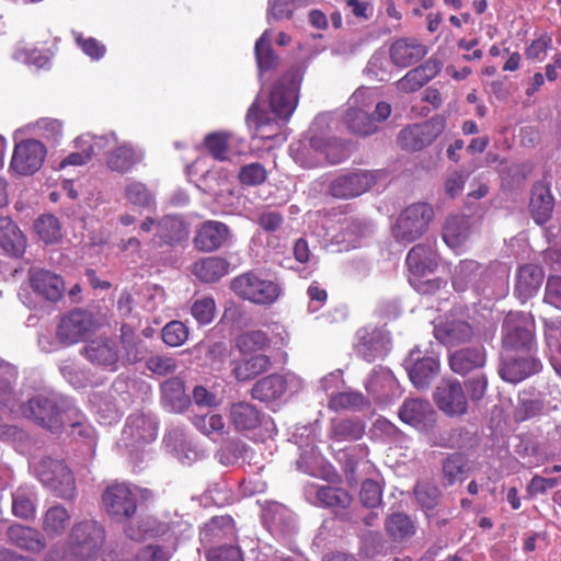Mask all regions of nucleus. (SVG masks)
I'll return each instance as SVG.
<instances>
[{"instance_id":"obj_1","label":"nucleus","mask_w":561,"mask_h":561,"mask_svg":"<svg viewBox=\"0 0 561 561\" xmlns=\"http://www.w3.org/2000/svg\"><path fill=\"white\" fill-rule=\"evenodd\" d=\"M23 414L53 433L65 426L79 428V435L89 436L91 428L85 425L83 414L68 401L57 397L36 396L22 408Z\"/></svg>"},{"instance_id":"obj_2","label":"nucleus","mask_w":561,"mask_h":561,"mask_svg":"<svg viewBox=\"0 0 561 561\" xmlns=\"http://www.w3.org/2000/svg\"><path fill=\"white\" fill-rule=\"evenodd\" d=\"M105 542V529L96 520L75 523L65 545L51 551L54 561H95Z\"/></svg>"},{"instance_id":"obj_3","label":"nucleus","mask_w":561,"mask_h":561,"mask_svg":"<svg viewBox=\"0 0 561 561\" xmlns=\"http://www.w3.org/2000/svg\"><path fill=\"white\" fill-rule=\"evenodd\" d=\"M289 150L294 160L307 169L339 164L348 157L345 145L339 138L321 134H310L293 142Z\"/></svg>"},{"instance_id":"obj_4","label":"nucleus","mask_w":561,"mask_h":561,"mask_svg":"<svg viewBox=\"0 0 561 561\" xmlns=\"http://www.w3.org/2000/svg\"><path fill=\"white\" fill-rule=\"evenodd\" d=\"M433 209L426 203H415L404 208L391 227V234L399 243H411L423 236L433 218Z\"/></svg>"},{"instance_id":"obj_5","label":"nucleus","mask_w":561,"mask_h":561,"mask_svg":"<svg viewBox=\"0 0 561 561\" xmlns=\"http://www.w3.org/2000/svg\"><path fill=\"white\" fill-rule=\"evenodd\" d=\"M231 289L239 298L257 306H272L282 294L277 283L261 278L254 272L234 277L231 280Z\"/></svg>"},{"instance_id":"obj_6","label":"nucleus","mask_w":561,"mask_h":561,"mask_svg":"<svg viewBox=\"0 0 561 561\" xmlns=\"http://www.w3.org/2000/svg\"><path fill=\"white\" fill-rule=\"evenodd\" d=\"M301 75L298 69H290L276 81L270 92V107L280 119L288 121L297 103Z\"/></svg>"},{"instance_id":"obj_7","label":"nucleus","mask_w":561,"mask_h":561,"mask_svg":"<svg viewBox=\"0 0 561 561\" xmlns=\"http://www.w3.org/2000/svg\"><path fill=\"white\" fill-rule=\"evenodd\" d=\"M41 482L61 499L75 495L76 482L70 469L59 460L43 458L35 467Z\"/></svg>"},{"instance_id":"obj_8","label":"nucleus","mask_w":561,"mask_h":561,"mask_svg":"<svg viewBox=\"0 0 561 561\" xmlns=\"http://www.w3.org/2000/svg\"><path fill=\"white\" fill-rule=\"evenodd\" d=\"M378 171L360 170L344 172L329 184V194L336 199H352L365 194L376 184Z\"/></svg>"},{"instance_id":"obj_9","label":"nucleus","mask_w":561,"mask_h":561,"mask_svg":"<svg viewBox=\"0 0 561 561\" xmlns=\"http://www.w3.org/2000/svg\"><path fill=\"white\" fill-rule=\"evenodd\" d=\"M106 513L116 520H124L135 515L137 495L127 483H113L102 494Z\"/></svg>"},{"instance_id":"obj_10","label":"nucleus","mask_w":561,"mask_h":561,"mask_svg":"<svg viewBox=\"0 0 561 561\" xmlns=\"http://www.w3.org/2000/svg\"><path fill=\"white\" fill-rule=\"evenodd\" d=\"M46 147L36 139H25L15 145L10 168L19 175L37 172L46 158Z\"/></svg>"},{"instance_id":"obj_11","label":"nucleus","mask_w":561,"mask_h":561,"mask_svg":"<svg viewBox=\"0 0 561 561\" xmlns=\"http://www.w3.org/2000/svg\"><path fill=\"white\" fill-rule=\"evenodd\" d=\"M93 328V316L85 310L75 309L60 319L56 336L64 345H72L83 340Z\"/></svg>"},{"instance_id":"obj_12","label":"nucleus","mask_w":561,"mask_h":561,"mask_svg":"<svg viewBox=\"0 0 561 561\" xmlns=\"http://www.w3.org/2000/svg\"><path fill=\"white\" fill-rule=\"evenodd\" d=\"M434 335L442 344L455 347L472 342L476 337V331L462 317L450 313L435 325Z\"/></svg>"},{"instance_id":"obj_13","label":"nucleus","mask_w":561,"mask_h":561,"mask_svg":"<svg viewBox=\"0 0 561 561\" xmlns=\"http://www.w3.org/2000/svg\"><path fill=\"white\" fill-rule=\"evenodd\" d=\"M398 415L403 423L422 432L431 431L436 423V412L431 402L420 398L405 399Z\"/></svg>"},{"instance_id":"obj_14","label":"nucleus","mask_w":561,"mask_h":561,"mask_svg":"<svg viewBox=\"0 0 561 561\" xmlns=\"http://www.w3.org/2000/svg\"><path fill=\"white\" fill-rule=\"evenodd\" d=\"M28 283L38 297L49 302L59 301L66 291L62 277L45 268L31 267L28 270Z\"/></svg>"},{"instance_id":"obj_15","label":"nucleus","mask_w":561,"mask_h":561,"mask_svg":"<svg viewBox=\"0 0 561 561\" xmlns=\"http://www.w3.org/2000/svg\"><path fill=\"white\" fill-rule=\"evenodd\" d=\"M442 133V126L433 121L410 125L398 135L399 146L407 151H420L430 146Z\"/></svg>"},{"instance_id":"obj_16","label":"nucleus","mask_w":561,"mask_h":561,"mask_svg":"<svg viewBox=\"0 0 561 561\" xmlns=\"http://www.w3.org/2000/svg\"><path fill=\"white\" fill-rule=\"evenodd\" d=\"M435 402L440 411L449 416L462 415L468 410V401L460 381L443 380L434 393Z\"/></svg>"},{"instance_id":"obj_17","label":"nucleus","mask_w":561,"mask_h":561,"mask_svg":"<svg viewBox=\"0 0 561 561\" xmlns=\"http://www.w3.org/2000/svg\"><path fill=\"white\" fill-rule=\"evenodd\" d=\"M439 360L434 356H422L419 348L412 350L405 359L411 382L417 389H425L439 371Z\"/></svg>"},{"instance_id":"obj_18","label":"nucleus","mask_w":561,"mask_h":561,"mask_svg":"<svg viewBox=\"0 0 561 561\" xmlns=\"http://www.w3.org/2000/svg\"><path fill=\"white\" fill-rule=\"evenodd\" d=\"M117 138L114 133L103 136L82 135L77 138L76 146L80 149L77 152L69 153L60 162V168L64 169L68 165H82L92 159L93 156L101 153V151L112 142H116Z\"/></svg>"},{"instance_id":"obj_19","label":"nucleus","mask_w":561,"mask_h":561,"mask_svg":"<svg viewBox=\"0 0 561 561\" xmlns=\"http://www.w3.org/2000/svg\"><path fill=\"white\" fill-rule=\"evenodd\" d=\"M539 366L540 363L531 353L505 352L499 373L503 380L517 383L537 373Z\"/></svg>"},{"instance_id":"obj_20","label":"nucleus","mask_w":561,"mask_h":561,"mask_svg":"<svg viewBox=\"0 0 561 561\" xmlns=\"http://www.w3.org/2000/svg\"><path fill=\"white\" fill-rule=\"evenodd\" d=\"M427 53V46L415 37H398L389 47L390 60L399 68H408L417 64Z\"/></svg>"},{"instance_id":"obj_21","label":"nucleus","mask_w":561,"mask_h":561,"mask_svg":"<svg viewBox=\"0 0 561 561\" xmlns=\"http://www.w3.org/2000/svg\"><path fill=\"white\" fill-rule=\"evenodd\" d=\"M230 238L229 227L218 220L202 222L195 232L193 243L201 252H214L219 250Z\"/></svg>"},{"instance_id":"obj_22","label":"nucleus","mask_w":561,"mask_h":561,"mask_svg":"<svg viewBox=\"0 0 561 561\" xmlns=\"http://www.w3.org/2000/svg\"><path fill=\"white\" fill-rule=\"evenodd\" d=\"M486 354L483 346L463 347L449 354L448 365L457 375L466 376L485 365Z\"/></svg>"},{"instance_id":"obj_23","label":"nucleus","mask_w":561,"mask_h":561,"mask_svg":"<svg viewBox=\"0 0 561 561\" xmlns=\"http://www.w3.org/2000/svg\"><path fill=\"white\" fill-rule=\"evenodd\" d=\"M356 336L355 351L364 360L373 363L385 355V339L378 329L360 328Z\"/></svg>"},{"instance_id":"obj_24","label":"nucleus","mask_w":561,"mask_h":561,"mask_svg":"<svg viewBox=\"0 0 561 561\" xmlns=\"http://www.w3.org/2000/svg\"><path fill=\"white\" fill-rule=\"evenodd\" d=\"M471 221L468 216L454 215L446 219L443 239L445 243L455 252H462L467 241L471 236Z\"/></svg>"},{"instance_id":"obj_25","label":"nucleus","mask_w":561,"mask_h":561,"mask_svg":"<svg viewBox=\"0 0 561 561\" xmlns=\"http://www.w3.org/2000/svg\"><path fill=\"white\" fill-rule=\"evenodd\" d=\"M405 264L414 278H423L437 268V254L428 245L419 243L408 252Z\"/></svg>"},{"instance_id":"obj_26","label":"nucleus","mask_w":561,"mask_h":561,"mask_svg":"<svg viewBox=\"0 0 561 561\" xmlns=\"http://www.w3.org/2000/svg\"><path fill=\"white\" fill-rule=\"evenodd\" d=\"M229 417L237 432H248L261 426L264 414L254 404L239 401L230 405Z\"/></svg>"},{"instance_id":"obj_27","label":"nucleus","mask_w":561,"mask_h":561,"mask_svg":"<svg viewBox=\"0 0 561 561\" xmlns=\"http://www.w3.org/2000/svg\"><path fill=\"white\" fill-rule=\"evenodd\" d=\"M543 270L536 264H525L518 268L515 283V294L526 301L534 297L542 285Z\"/></svg>"},{"instance_id":"obj_28","label":"nucleus","mask_w":561,"mask_h":561,"mask_svg":"<svg viewBox=\"0 0 561 561\" xmlns=\"http://www.w3.org/2000/svg\"><path fill=\"white\" fill-rule=\"evenodd\" d=\"M503 330L505 332L503 337L505 352L530 353L534 344V334L529 329L514 323L508 318L503 324Z\"/></svg>"},{"instance_id":"obj_29","label":"nucleus","mask_w":561,"mask_h":561,"mask_svg":"<svg viewBox=\"0 0 561 561\" xmlns=\"http://www.w3.org/2000/svg\"><path fill=\"white\" fill-rule=\"evenodd\" d=\"M161 401L172 412L185 411L191 405V398L185 392L184 381L179 377L165 380L161 385Z\"/></svg>"},{"instance_id":"obj_30","label":"nucleus","mask_w":561,"mask_h":561,"mask_svg":"<svg viewBox=\"0 0 561 561\" xmlns=\"http://www.w3.org/2000/svg\"><path fill=\"white\" fill-rule=\"evenodd\" d=\"M7 534L13 545L24 550L41 552L46 547L43 534L35 528L14 524L8 528Z\"/></svg>"},{"instance_id":"obj_31","label":"nucleus","mask_w":561,"mask_h":561,"mask_svg":"<svg viewBox=\"0 0 561 561\" xmlns=\"http://www.w3.org/2000/svg\"><path fill=\"white\" fill-rule=\"evenodd\" d=\"M287 390V380L280 374H271L259 379L251 389L253 399L270 402L279 399Z\"/></svg>"},{"instance_id":"obj_32","label":"nucleus","mask_w":561,"mask_h":561,"mask_svg":"<svg viewBox=\"0 0 561 561\" xmlns=\"http://www.w3.org/2000/svg\"><path fill=\"white\" fill-rule=\"evenodd\" d=\"M529 207L537 224L543 225L549 220L553 211L554 199L547 185L542 183L534 185Z\"/></svg>"},{"instance_id":"obj_33","label":"nucleus","mask_w":561,"mask_h":561,"mask_svg":"<svg viewBox=\"0 0 561 561\" xmlns=\"http://www.w3.org/2000/svg\"><path fill=\"white\" fill-rule=\"evenodd\" d=\"M26 240L19 227L9 218L0 217V247L12 256H20L25 249Z\"/></svg>"},{"instance_id":"obj_34","label":"nucleus","mask_w":561,"mask_h":561,"mask_svg":"<svg viewBox=\"0 0 561 561\" xmlns=\"http://www.w3.org/2000/svg\"><path fill=\"white\" fill-rule=\"evenodd\" d=\"M229 262L221 256H207L196 261L192 273L204 283H215L229 272Z\"/></svg>"},{"instance_id":"obj_35","label":"nucleus","mask_w":561,"mask_h":561,"mask_svg":"<svg viewBox=\"0 0 561 561\" xmlns=\"http://www.w3.org/2000/svg\"><path fill=\"white\" fill-rule=\"evenodd\" d=\"M84 353L91 363L110 367L112 370L116 369L118 352L114 342L110 340H93L84 347Z\"/></svg>"},{"instance_id":"obj_36","label":"nucleus","mask_w":561,"mask_h":561,"mask_svg":"<svg viewBox=\"0 0 561 561\" xmlns=\"http://www.w3.org/2000/svg\"><path fill=\"white\" fill-rule=\"evenodd\" d=\"M271 358L265 354H253L247 358L234 362L232 374L239 381H249L267 371Z\"/></svg>"},{"instance_id":"obj_37","label":"nucleus","mask_w":561,"mask_h":561,"mask_svg":"<svg viewBox=\"0 0 561 561\" xmlns=\"http://www.w3.org/2000/svg\"><path fill=\"white\" fill-rule=\"evenodd\" d=\"M71 519L68 510L62 505L50 506L42 518V529L50 538L61 536Z\"/></svg>"},{"instance_id":"obj_38","label":"nucleus","mask_w":561,"mask_h":561,"mask_svg":"<svg viewBox=\"0 0 561 561\" xmlns=\"http://www.w3.org/2000/svg\"><path fill=\"white\" fill-rule=\"evenodd\" d=\"M139 161V154L129 144L116 147L106 158L108 169L122 174L130 171Z\"/></svg>"},{"instance_id":"obj_39","label":"nucleus","mask_w":561,"mask_h":561,"mask_svg":"<svg viewBox=\"0 0 561 561\" xmlns=\"http://www.w3.org/2000/svg\"><path fill=\"white\" fill-rule=\"evenodd\" d=\"M370 407V400L359 391H342L331 396L328 408L340 412L345 410L362 411Z\"/></svg>"},{"instance_id":"obj_40","label":"nucleus","mask_w":561,"mask_h":561,"mask_svg":"<svg viewBox=\"0 0 561 561\" xmlns=\"http://www.w3.org/2000/svg\"><path fill=\"white\" fill-rule=\"evenodd\" d=\"M385 528L393 541H404L415 534V525L405 513H392L385 522Z\"/></svg>"},{"instance_id":"obj_41","label":"nucleus","mask_w":561,"mask_h":561,"mask_svg":"<svg viewBox=\"0 0 561 561\" xmlns=\"http://www.w3.org/2000/svg\"><path fill=\"white\" fill-rule=\"evenodd\" d=\"M366 425L360 419L346 417L335 421L331 426V437L336 442H353L365 434Z\"/></svg>"},{"instance_id":"obj_42","label":"nucleus","mask_w":561,"mask_h":561,"mask_svg":"<svg viewBox=\"0 0 561 561\" xmlns=\"http://www.w3.org/2000/svg\"><path fill=\"white\" fill-rule=\"evenodd\" d=\"M344 123L352 134L358 136H368L377 131L375 119L359 108H348L344 114Z\"/></svg>"},{"instance_id":"obj_43","label":"nucleus","mask_w":561,"mask_h":561,"mask_svg":"<svg viewBox=\"0 0 561 561\" xmlns=\"http://www.w3.org/2000/svg\"><path fill=\"white\" fill-rule=\"evenodd\" d=\"M316 497L321 506L330 508H347L353 501L346 490L332 485L318 486Z\"/></svg>"},{"instance_id":"obj_44","label":"nucleus","mask_w":561,"mask_h":561,"mask_svg":"<svg viewBox=\"0 0 561 561\" xmlns=\"http://www.w3.org/2000/svg\"><path fill=\"white\" fill-rule=\"evenodd\" d=\"M254 53L260 71H270L276 68L278 56L272 48V37L270 31H265L255 42Z\"/></svg>"},{"instance_id":"obj_45","label":"nucleus","mask_w":561,"mask_h":561,"mask_svg":"<svg viewBox=\"0 0 561 561\" xmlns=\"http://www.w3.org/2000/svg\"><path fill=\"white\" fill-rule=\"evenodd\" d=\"M467 470L468 461L460 453L451 454L443 461V476L447 485L461 482Z\"/></svg>"},{"instance_id":"obj_46","label":"nucleus","mask_w":561,"mask_h":561,"mask_svg":"<svg viewBox=\"0 0 561 561\" xmlns=\"http://www.w3.org/2000/svg\"><path fill=\"white\" fill-rule=\"evenodd\" d=\"M230 134L214 131L205 136L204 146L208 154L217 161L229 160Z\"/></svg>"},{"instance_id":"obj_47","label":"nucleus","mask_w":561,"mask_h":561,"mask_svg":"<svg viewBox=\"0 0 561 561\" xmlns=\"http://www.w3.org/2000/svg\"><path fill=\"white\" fill-rule=\"evenodd\" d=\"M158 236L165 244H174L185 236L183 222L173 216H165L157 224Z\"/></svg>"},{"instance_id":"obj_48","label":"nucleus","mask_w":561,"mask_h":561,"mask_svg":"<svg viewBox=\"0 0 561 561\" xmlns=\"http://www.w3.org/2000/svg\"><path fill=\"white\" fill-rule=\"evenodd\" d=\"M34 228L45 243H54L61 238V227L54 215H42L35 221Z\"/></svg>"},{"instance_id":"obj_49","label":"nucleus","mask_w":561,"mask_h":561,"mask_svg":"<svg viewBox=\"0 0 561 561\" xmlns=\"http://www.w3.org/2000/svg\"><path fill=\"white\" fill-rule=\"evenodd\" d=\"M121 341L126 354V360L129 364L140 362L145 356V350L141 341L138 340L134 331L126 324L121 328Z\"/></svg>"},{"instance_id":"obj_50","label":"nucleus","mask_w":561,"mask_h":561,"mask_svg":"<svg viewBox=\"0 0 561 561\" xmlns=\"http://www.w3.org/2000/svg\"><path fill=\"white\" fill-rule=\"evenodd\" d=\"M268 344L270 339L267 334L261 330L245 332L237 340V345L240 352L244 354L263 351L268 346Z\"/></svg>"},{"instance_id":"obj_51","label":"nucleus","mask_w":561,"mask_h":561,"mask_svg":"<svg viewBox=\"0 0 561 561\" xmlns=\"http://www.w3.org/2000/svg\"><path fill=\"white\" fill-rule=\"evenodd\" d=\"M414 495L422 508L433 510L438 505L442 492L436 484L422 482L414 486Z\"/></svg>"},{"instance_id":"obj_52","label":"nucleus","mask_w":561,"mask_h":561,"mask_svg":"<svg viewBox=\"0 0 561 561\" xmlns=\"http://www.w3.org/2000/svg\"><path fill=\"white\" fill-rule=\"evenodd\" d=\"M238 179L242 185L259 186L267 179V171L260 162H252L240 168Z\"/></svg>"},{"instance_id":"obj_53","label":"nucleus","mask_w":561,"mask_h":561,"mask_svg":"<svg viewBox=\"0 0 561 561\" xmlns=\"http://www.w3.org/2000/svg\"><path fill=\"white\" fill-rule=\"evenodd\" d=\"M174 551L175 548L149 543L136 552L133 561H170Z\"/></svg>"},{"instance_id":"obj_54","label":"nucleus","mask_w":561,"mask_h":561,"mask_svg":"<svg viewBox=\"0 0 561 561\" xmlns=\"http://www.w3.org/2000/svg\"><path fill=\"white\" fill-rule=\"evenodd\" d=\"M478 268L479 264L476 261H461L453 276L454 288L458 291L465 290L468 284L474 279Z\"/></svg>"},{"instance_id":"obj_55","label":"nucleus","mask_w":561,"mask_h":561,"mask_svg":"<svg viewBox=\"0 0 561 561\" xmlns=\"http://www.w3.org/2000/svg\"><path fill=\"white\" fill-rule=\"evenodd\" d=\"M187 337L188 329L181 321L173 320L162 329V340L169 346H181Z\"/></svg>"},{"instance_id":"obj_56","label":"nucleus","mask_w":561,"mask_h":561,"mask_svg":"<svg viewBox=\"0 0 561 561\" xmlns=\"http://www.w3.org/2000/svg\"><path fill=\"white\" fill-rule=\"evenodd\" d=\"M216 305L213 298L204 297L193 302L191 313L201 324H209L215 318Z\"/></svg>"},{"instance_id":"obj_57","label":"nucleus","mask_w":561,"mask_h":561,"mask_svg":"<svg viewBox=\"0 0 561 561\" xmlns=\"http://www.w3.org/2000/svg\"><path fill=\"white\" fill-rule=\"evenodd\" d=\"M381 499V488L375 480L366 479L363 481L359 491V500L365 507L375 508L379 506Z\"/></svg>"},{"instance_id":"obj_58","label":"nucleus","mask_w":561,"mask_h":561,"mask_svg":"<svg viewBox=\"0 0 561 561\" xmlns=\"http://www.w3.org/2000/svg\"><path fill=\"white\" fill-rule=\"evenodd\" d=\"M207 561H244L243 553L238 546L222 545L206 551Z\"/></svg>"},{"instance_id":"obj_59","label":"nucleus","mask_w":561,"mask_h":561,"mask_svg":"<svg viewBox=\"0 0 561 561\" xmlns=\"http://www.w3.org/2000/svg\"><path fill=\"white\" fill-rule=\"evenodd\" d=\"M126 198L134 205L148 207L153 202V196L147 186L140 182H133L126 186Z\"/></svg>"},{"instance_id":"obj_60","label":"nucleus","mask_w":561,"mask_h":561,"mask_svg":"<svg viewBox=\"0 0 561 561\" xmlns=\"http://www.w3.org/2000/svg\"><path fill=\"white\" fill-rule=\"evenodd\" d=\"M193 424L207 436L214 433H221L225 428L224 419L220 414L217 413L197 415L194 417Z\"/></svg>"},{"instance_id":"obj_61","label":"nucleus","mask_w":561,"mask_h":561,"mask_svg":"<svg viewBox=\"0 0 561 561\" xmlns=\"http://www.w3.org/2000/svg\"><path fill=\"white\" fill-rule=\"evenodd\" d=\"M77 45L93 60H100L106 53V47L94 37H84L80 33L75 34Z\"/></svg>"},{"instance_id":"obj_62","label":"nucleus","mask_w":561,"mask_h":561,"mask_svg":"<svg viewBox=\"0 0 561 561\" xmlns=\"http://www.w3.org/2000/svg\"><path fill=\"white\" fill-rule=\"evenodd\" d=\"M146 366L151 373L160 376H165L174 373L176 370L178 364L173 357L156 355L151 356L147 360Z\"/></svg>"},{"instance_id":"obj_63","label":"nucleus","mask_w":561,"mask_h":561,"mask_svg":"<svg viewBox=\"0 0 561 561\" xmlns=\"http://www.w3.org/2000/svg\"><path fill=\"white\" fill-rule=\"evenodd\" d=\"M12 512L19 518L28 519L35 515V505L26 494L16 492L13 494Z\"/></svg>"},{"instance_id":"obj_64","label":"nucleus","mask_w":561,"mask_h":561,"mask_svg":"<svg viewBox=\"0 0 561 561\" xmlns=\"http://www.w3.org/2000/svg\"><path fill=\"white\" fill-rule=\"evenodd\" d=\"M545 301L561 309V275H551L548 277Z\"/></svg>"}]
</instances>
